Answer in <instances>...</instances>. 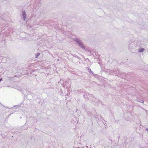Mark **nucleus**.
<instances>
[{"mask_svg": "<svg viewBox=\"0 0 148 148\" xmlns=\"http://www.w3.org/2000/svg\"><path fill=\"white\" fill-rule=\"evenodd\" d=\"M23 18L25 20V15H26V13L25 12H23Z\"/></svg>", "mask_w": 148, "mask_h": 148, "instance_id": "f03ea898", "label": "nucleus"}, {"mask_svg": "<svg viewBox=\"0 0 148 148\" xmlns=\"http://www.w3.org/2000/svg\"><path fill=\"white\" fill-rule=\"evenodd\" d=\"M144 50V49L143 48H142V49H141L140 51H139V52H142Z\"/></svg>", "mask_w": 148, "mask_h": 148, "instance_id": "20e7f679", "label": "nucleus"}, {"mask_svg": "<svg viewBox=\"0 0 148 148\" xmlns=\"http://www.w3.org/2000/svg\"><path fill=\"white\" fill-rule=\"evenodd\" d=\"M2 80V79L1 78L0 79V82Z\"/></svg>", "mask_w": 148, "mask_h": 148, "instance_id": "39448f33", "label": "nucleus"}, {"mask_svg": "<svg viewBox=\"0 0 148 148\" xmlns=\"http://www.w3.org/2000/svg\"><path fill=\"white\" fill-rule=\"evenodd\" d=\"M74 40H75V41H76L78 44V42H80L79 41L78 39L77 38H75L74 39Z\"/></svg>", "mask_w": 148, "mask_h": 148, "instance_id": "7ed1b4c3", "label": "nucleus"}, {"mask_svg": "<svg viewBox=\"0 0 148 148\" xmlns=\"http://www.w3.org/2000/svg\"><path fill=\"white\" fill-rule=\"evenodd\" d=\"M78 44L79 45V46H80L83 49H85V47L84 46L83 44L81 42H79Z\"/></svg>", "mask_w": 148, "mask_h": 148, "instance_id": "f257e3e1", "label": "nucleus"}]
</instances>
